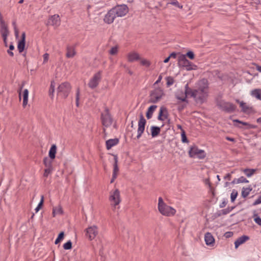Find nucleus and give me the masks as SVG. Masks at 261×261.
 I'll list each match as a JSON object with an SVG mask.
<instances>
[{
  "label": "nucleus",
  "mask_w": 261,
  "mask_h": 261,
  "mask_svg": "<svg viewBox=\"0 0 261 261\" xmlns=\"http://www.w3.org/2000/svg\"><path fill=\"white\" fill-rule=\"evenodd\" d=\"M208 93L207 81L202 80L199 82L198 89L193 90L191 96L194 98L197 103H202L206 100Z\"/></svg>",
  "instance_id": "obj_1"
},
{
  "label": "nucleus",
  "mask_w": 261,
  "mask_h": 261,
  "mask_svg": "<svg viewBox=\"0 0 261 261\" xmlns=\"http://www.w3.org/2000/svg\"><path fill=\"white\" fill-rule=\"evenodd\" d=\"M158 210L161 214L168 217L174 216L176 212L174 208L167 205L161 197L159 198Z\"/></svg>",
  "instance_id": "obj_2"
},
{
  "label": "nucleus",
  "mask_w": 261,
  "mask_h": 261,
  "mask_svg": "<svg viewBox=\"0 0 261 261\" xmlns=\"http://www.w3.org/2000/svg\"><path fill=\"white\" fill-rule=\"evenodd\" d=\"M71 89V86L69 83H62L58 87L57 94L59 96L65 98L68 96Z\"/></svg>",
  "instance_id": "obj_3"
},
{
  "label": "nucleus",
  "mask_w": 261,
  "mask_h": 261,
  "mask_svg": "<svg viewBox=\"0 0 261 261\" xmlns=\"http://www.w3.org/2000/svg\"><path fill=\"white\" fill-rule=\"evenodd\" d=\"M109 200L111 205L116 207L121 202L120 191L116 189L110 192Z\"/></svg>",
  "instance_id": "obj_4"
},
{
  "label": "nucleus",
  "mask_w": 261,
  "mask_h": 261,
  "mask_svg": "<svg viewBox=\"0 0 261 261\" xmlns=\"http://www.w3.org/2000/svg\"><path fill=\"white\" fill-rule=\"evenodd\" d=\"M189 155L191 158H197L199 159H203L206 156V153L203 150L199 149L196 146L190 147Z\"/></svg>",
  "instance_id": "obj_5"
},
{
  "label": "nucleus",
  "mask_w": 261,
  "mask_h": 261,
  "mask_svg": "<svg viewBox=\"0 0 261 261\" xmlns=\"http://www.w3.org/2000/svg\"><path fill=\"white\" fill-rule=\"evenodd\" d=\"M163 95L164 92L161 88L155 89L150 92L149 102L156 103L161 99Z\"/></svg>",
  "instance_id": "obj_6"
},
{
  "label": "nucleus",
  "mask_w": 261,
  "mask_h": 261,
  "mask_svg": "<svg viewBox=\"0 0 261 261\" xmlns=\"http://www.w3.org/2000/svg\"><path fill=\"white\" fill-rule=\"evenodd\" d=\"M217 106L222 110L228 113L234 112L236 109V106L232 103L223 100L219 101L217 102Z\"/></svg>",
  "instance_id": "obj_7"
},
{
  "label": "nucleus",
  "mask_w": 261,
  "mask_h": 261,
  "mask_svg": "<svg viewBox=\"0 0 261 261\" xmlns=\"http://www.w3.org/2000/svg\"><path fill=\"white\" fill-rule=\"evenodd\" d=\"M178 65L179 67H185L187 70L193 69L192 63L187 60L185 55L181 54L178 56Z\"/></svg>",
  "instance_id": "obj_8"
},
{
  "label": "nucleus",
  "mask_w": 261,
  "mask_h": 261,
  "mask_svg": "<svg viewBox=\"0 0 261 261\" xmlns=\"http://www.w3.org/2000/svg\"><path fill=\"white\" fill-rule=\"evenodd\" d=\"M117 17H123L128 12V8L125 4L117 5L113 8Z\"/></svg>",
  "instance_id": "obj_9"
},
{
  "label": "nucleus",
  "mask_w": 261,
  "mask_h": 261,
  "mask_svg": "<svg viewBox=\"0 0 261 261\" xmlns=\"http://www.w3.org/2000/svg\"><path fill=\"white\" fill-rule=\"evenodd\" d=\"M101 71H99L96 73L90 80L88 86L90 88L94 89L98 86L101 78Z\"/></svg>",
  "instance_id": "obj_10"
},
{
  "label": "nucleus",
  "mask_w": 261,
  "mask_h": 261,
  "mask_svg": "<svg viewBox=\"0 0 261 261\" xmlns=\"http://www.w3.org/2000/svg\"><path fill=\"white\" fill-rule=\"evenodd\" d=\"M146 121L144 118L142 114H141L140 115V119L138 122V128L137 130V138L139 139L142 134L143 133L145 129V125L146 124Z\"/></svg>",
  "instance_id": "obj_11"
},
{
  "label": "nucleus",
  "mask_w": 261,
  "mask_h": 261,
  "mask_svg": "<svg viewBox=\"0 0 261 261\" xmlns=\"http://www.w3.org/2000/svg\"><path fill=\"white\" fill-rule=\"evenodd\" d=\"M101 118L104 127H108L112 125L113 119L108 110L106 111L105 113L101 114Z\"/></svg>",
  "instance_id": "obj_12"
},
{
  "label": "nucleus",
  "mask_w": 261,
  "mask_h": 261,
  "mask_svg": "<svg viewBox=\"0 0 261 261\" xmlns=\"http://www.w3.org/2000/svg\"><path fill=\"white\" fill-rule=\"evenodd\" d=\"M114 10V9L112 8L107 12L103 19L105 22L108 24H111L114 22L115 19L117 17Z\"/></svg>",
  "instance_id": "obj_13"
},
{
  "label": "nucleus",
  "mask_w": 261,
  "mask_h": 261,
  "mask_svg": "<svg viewBox=\"0 0 261 261\" xmlns=\"http://www.w3.org/2000/svg\"><path fill=\"white\" fill-rule=\"evenodd\" d=\"M98 234V229L96 226H90L86 229V236L91 240L94 239Z\"/></svg>",
  "instance_id": "obj_14"
},
{
  "label": "nucleus",
  "mask_w": 261,
  "mask_h": 261,
  "mask_svg": "<svg viewBox=\"0 0 261 261\" xmlns=\"http://www.w3.org/2000/svg\"><path fill=\"white\" fill-rule=\"evenodd\" d=\"M48 24L55 27H58L60 24L59 16L58 15L51 16L48 19Z\"/></svg>",
  "instance_id": "obj_15"
},
{
  "label": "nucleus",
  "mask_w": 261,
  "mask_h": 261,
  "mask_svg": "<svg viewBox=\"0 0 261 261\" xmlns=\"http://www.w3.org/2000/svg\"><path fill=\"white\" fill-rule=\"evenodd\" d=\"M25 43V33L23 32L21 35V39L19 41L17 48L19 53H22L24 49Z\"/></svg>",
  "instance_id": "obj_16"
},
{
  "label": "nucleus",
  "mask_w": 261,
  "mask_h": 261,
  "mask_svg": "<svg viewBox=\"0 0 261 261\" xmlns=\"http://www.w3.org/2000/svg\"><path fill=\"white\" fill-rule=\"evenodd\" d=\"M204 240L207 245L213 246L215 243V239L212 234L210 232L205 234Z\"/></svg>",
  "instance_id": "obj_17"
},
{
  "label": "nucleus",
  "mask_w": 261,
  "mask_h": 261,
  "mask_svg": "<svg viewBox=\"0 0 261 261\" xmlns=\"http://www.w3.org/2000/svg\"><path fill=\"white\" fill-rule=\"evenodd\" d=\"M140 59V55L136 52H130L127 55V60L130 62L139 60Z\"/></svg>",
  "instance_id": "obj_18"
},
{
  "label": "nucleus",
  "mask_w": 261,
  "mask_h": 261,
  "mask_svg": "<svg viewBox=\"0 0 261 261\" xmlns=\"http://www.w3.org/2000/svg\"><path fill=\"white\" fill-rule=\"evenodd\" d=\"M249 239V238L246 236H243L241 237H239L237 239V240L234 242L235 248H237L238 247L244 243L246 241H248Z\"/></svg>",
  "instance_id": "obj_19"
},
{
  "label": "nucleus",
  "mask_w": 261,
  "mask_h": 261,
  "mask_svg": "<svg viewBox=\"0 0 261 261\" xmlns=\"http://www.w3.org/2000/svg\"><path fill=\"white\" fill-rule=\"evenodd\" d=\"M236 102L239 103L240 107L242 108V111L243 112L248 113L251 110V108L243 101H241L239 99H237Z\"/></svg>",
  "instance_id": "obj_20"
},
{
  "label": "nucleus",
  "mask_w": 261,
  "mask_h": 261,
  "mask_svg": "<svg viewBox=\"0 0 261 261\" xmlns=\"http://www.w3.org/2000/svg\"><path fill=\"white\" fill-rule=\"evenodd\" d=\"M76 54L75 48L71 46H67L66 47V56L68 58H73Z\"/></svg>",
  "instance_id": "obj_21"
},
{
  "label": "nucleus",
  "mask_w": 261,
  "mask_h": 261,
  "mask_svg": "<svg viewBox=\"0 0 261 261\" xmlns=\"http://www.w3.org/2000/svg\"><path fill=\"white\" fill-rule=\"evenodd\" d=\"M186 93L182 90H178L176 93V97L177 99L181 101H185L187 97Z\"/></svg>",
  "instance_id": "obj_22"
},
{
  "label": "nucleus",
  "mask_w": 261,
  "mask_h": 261,
  "mask_svg": "<svg viewBox=\"0 0 261 261\" xmlns=\"http://www.w3.org/2000/svg\"><path fill=\"white\" fill-rule=\"evenodd\" d=\"M119 142L118 139H109L106 141V147L107 149H110L112 147L117 145Z\"/></svg>",
  "instance_id": "obj_23"
},
{
  "label": "nucleus",
  "mask_w": 261,
  "mask_h": 261,
  "mask_svg": "<svg viewBox=\"0 0 261 261\" xmlns=\"http://www.w3.org/2000/svg\"><path fill=\"white\" fill-rule=\"evenodd\" d=\"M251 95L256 99L261 100V89H255L251 91Z\"/></svg>",
  "instance_id": "obj_24"
},
{
  "label": "nucleus",
  "mask_w": 261,
  "mask_h": 261,
  "mask_svg": "<svg viewBox=\"0 0 261 261\" xmlns=\"http://www.w3.org/2000/svg\"><path fill=\"white\" fill-rule=\"evenodd\" d=\"M241 171L243 172L248 177H250L255 173L256 169L246 168L242 169Z\"/></svg>",
  "instance_id": "obj_25"
},
{
  "label": "nucleus",
  "mask_w": 261,
  "mask_h": 261,
  "mask_svg": "<svg viewBox=\"0 0 261 261\" xmlns=\"http://www.w3.org/2000/svg\"><path fill=\"white\" fill-rule=\"evenodd\" d=\"M57 146L55 144H53L49 149L48 154L51 160H53L55 158Z\"/></svg>",
  "instance_id": "obj_26"
},
{
  "label": "nucleus",
  "mask_w": 261,
  "mask_h": 261,
  "mask_svg": "<svg viewBox=\"0 0 261 261\" xmlns=\"http://www.w3.org/2000/svg\"><path fill=\"white\" fill-rule=\"evenodd\" d=\"M150 131L152 137H155L160 134L161 129L159 127L151 126L150 127Z\"/></svg>",
  "instance_id": "obj_27"
},
{
  "label": "nucleus",
  "mask_w": 261,
  "mask_h": 261,
  "mask_svg": "<svg viewBox=\"0 0 261 261\" xmlns=\"http://www.w3.org/2000/svg\"><path fill=\"white\" fill-rule=\"evenodd\" d=\"M2 35L3 40H6L9 34L8 30L4 23L2 22Z\"/></svg>",
  "instance_id": "obj_28"
},
{
  "label": "nucleus",
  "mask_w": 261,
  "mask_h": 261,
  "mask_svg": "<svg viewBox=\"0 0 261 261\" xmlns=\"http://www.w3.org/2000/svg\"><path fill=\"white\" fill-rule=\"evenodd\" d=\"M157 106L155 105L151 106L147 110L146 112V117L148 119H150L152 117V114Z\"/></svg>",
  "instance_id": "obj_29"
},
{
  "label": "nucleus",
  "mask_w": 261,
  "mask_h": 261,
  "mask_svg": "<svg viewBox=\"0 0 261 261\" xmlns=\"http://www.w3.org/2000/svg\"><path fill=\"white\" fill-rule=\"evenodd\" d=\"M162 117H164L165 118H166L167 116V110L166 108L164 107H161L160 108V112L158 116V119L160 120H163V119L162 118Z\"/></svg>",
  "instance_id": "obj_30"
},
{
  "label": "nucleus",
  "mask_w": 261,
  "mask_h": 261,
  "mask_svg": "<svg viewBox=\"0 0 261 261\" xmlns=\"http://www.w3.org/2000/svg\"><path fill=\"white\" fill-rule=\"evenodd\" d=\"M28 96H29V91L28 89H24L23 93V103L22 106L24 108L28 104Z\"/></svg>",
  "instance_id": "obj_31"
},
{
  "label": "nucleus",
  "mask_w": 261,
  "mask_h": 261,
  "mask_svg": "<svg viewBox=\"0 0 261 261\" xmlns=\"http://www.w3.org/2000/svg\"><path fill=\"white\" fill-rule=\"evenodd\" d=\"M63 213L62 208L61 205H58L53 208V215L55 217L57 215H61Z\"/></svg>",
  "instance_id": "obj_32"
},
{
  "label": "nucleus",
  "mask_w": 261,
  "mask_h": 261,
  "mask_svg": "<svg viewBox=\"0 0 261 261\" xmlns=\"http://www.w3.org/2000/svg\"><path fill=\"white\" fill-rule=\"evenodd\" d=\"M43 164L46 168H53L52 161L47 157L44 158Z\"/></svg>",
  "instance_id": "obj_33"
},
{
  "label": "nucleus",
  "mask_w": 261,
  "mask_h": 261,
  "mask_svg": "<svg viewBox=\"0 0 261 261\" xmlns=\"http://www.w3.org/2000/svg\"><path fill=\"white\" fill-rule=\"evenodd\" d=\"M252 189L250 188H243L242 191V196L244 198L246 197L249 194Z\"/></svg>",
  "instance_id": "obj_34"
},
{
  "label": "nucleus",
  "mask_w": 261,
  "mask_h": 261,
  "mask_svg": "<svg viewBox=\"0 0 261 261\" xmlns=\"http://www.w3.org/2000/svg\"><path fill=\"white\" fill-rule=\"evenodd\" d=\"M114 164L113 165V167H114V169H113V172H115V173H118L119 172V168H118V158L117 156V155H114Z\"/></svg>",
  "instance_id": "obj_35"
},
{
  "label": "nucleus",
  "mask_w": 261,
  "mask_h": 261,
  "mask_svg": "<svg viewBox=\"0 0 261 261\" xmlns=\"http://www.w3.org/2000/svg\"><path fill=\"white\" fill-rule=\"evenodd\" d=\"M140 60L141 64L143 66L146 67H149V66L151 64L150 62L147 59L140 58Z\"/></svg>",
  "instance_id": "obj_36"
},
{
  "label": "nucleus",
  "mask_w": 261,
  "mask_h": 261,
  "mask_svg": "<svg viewBox=\"0 0 261 261\" xmlns=\"http://www.w3.org/2000/svg\"><path fill=\"white\" fill-rule=\"evenodd\" d=\"M233 121L240 123L241 124H242L244 125L247 126L248 128H254L255 127L253 125L250 124L248 123H247V122H243V121H240V120H239L238 119L234 120Z\"/></svg>",
  "instance_id": "obj_37"
},
{
  "label": "nucleus",
  "mask_w": 261,
  "mask_h": 261,
  "mask_svg": "<svg viewBox=\"0 0 261 261\" xmlns=\"http://www.w3.org/2000/svg\"><path fill=\"white\" fill-rule=\"evenodd\" d=\"M233 121L240 123L241 124H242L244 125L247 126L248 128H254L255 127L253 125L250 124L248 123H247V122H243V121H240V120H239L238 119L234 120Z\"/></svg>",
  "instance_id": "obj_38"
},
{
  "label": "nucleus",
  "mask_w": 261,
  "mask_h": 261,
  "mask_svg": "<svg viewBox=\"0 0 261 261\" xmlns=\"http://www.w3.org/2000/svg\"><path fill=\"white\" fill-rule=\"evenodd\" d=\"M64 232L63 231L62 232H61L58 238L56 239V241H55V244H59L64 238Z\"/></svg>",
  "instance_id": "obj_39"
},
{
  "label": "nucleus",
  "mask_w": 261,
  "mask_h": 261,
  "mask_svg": "<svg viewBox=\"0 0 261 261\" xmlns=\"http://www.w3.org/2000/svg\"><path fill=\"white\" fill-rule=\"evenodd\" d=\"M43 202H44V196L43 195H42L41 196L40 201L39 203L38 206L36 207V208L35 210L36 213H37L40 210V208H41V207L43 205Z\"/></svg>",
  "instance_id": "obj_40"
},
{
  "label": "nucleus",
  "mask_w": 261,
  "mask_h": 261,
  "mask_svg": "<svg viewBox=\"0 0 261 261\" xmlns=\"http://www.w3.org/2000/svg\"><path fill=\"white\" fill-rule=\"evenodd\" d=\"M167 81V85L168 87H169L172 85L174 82V80L173 78L171 76H168L166 78Z\"/></svg>",
  "instance_id": "obj_41"
},
{
  "label": "nucleus",
  "mask_w": 261,
  "mask_h": 261,
  "mask_svg": "<svg viewBox=\"0 0 261 261\" xmlns=\"http://www.w3.org/2000/svg\"><path fill=\"white\" fill-rule=\"evenodd\" d=\"M55 82L54 81H53L51 82L50 89L49 90V93L50 95H52V96L54 95V93L55 92Z\"/></svg>",
  "instance_id": "obj_42"
},
{
  "label": "nucleus",
  "mask_w": 261,
  "mask_h": 261,
  "mask_svg": "<svg viewBox=\"0 0 261 261\" xmlns=\"http://www.w3.org/2000/svg\"><path fill=\"white\" fill-rule=\"evenodd\" d=\"M184 92L186 93L187 95H189L191 96L192 92H193V90H192L191 88L189 87V85L188 84H187L185 87V91Z\"/></svg>",
  "instance_id": "obj_43"
},
{
  "label": "nucleus",
  "mask_w": 261,
  "mask_h": 261,
  "mask_svg": "<svg viewBox=\"0 0 261 261\" xmlns=\"http://www.w3.org/2000/svg\"><path fill=\"white\" fill-rule=\"evenodd\" d=\"M237 196L238 192L235 190H233L230 195L231 201L233 202L236 199Z\"/></svg>",
  "instance_id": "obj_44"
},
{
  "label": "nucleus",
  "mask_w": 261,
  "mask_h": 261,
  "mask_svg": "<svg viewBox=\"0 0 261 261\" xmlns=\"http://www.w3.org/2000/svg\"><path fill=\"white\" fill-rule=\"evenodd\" d=\"M63 248L65 250H69L72 248V243L70 240L67 242L63 245Z\"/></svg>",
  "instance_id": "obj_45"
},
{
  "label": "nucleus",
  "mask_w": 261,
  "mask_h": 261,
  "mask_svg": "<svg viewBox=\"0 0 261 261\" xmlns=\"http://www.w3.org/2000/svg\"><path fill=\"white\" fill-rule=\"evenodd\" d=\"M233 209V207H227L226 208L223 209L221 211V214L222 215H226L229 213Z\"/></svg>",
  "instance_id": "obj_46"
},
{
  "label": "nucleus",
  "mask_w": 261,
  "mask_h": 261,
  "mask_svg": "<svg viewBox=\"0 0 261 261\" xmlns=\"http://www.w3.org/2000/svg\"><path fill=\"white\" fill-rule=\"evenodd\" d=\"M168 4L175 6L180 9H182L183 7L182 6L180 5L176 0H172L171 2L168 3Z\"/></svg>",
  "instance_id": "obj_47"
},
{
  "label": "nucleus",
  "mask_w": 261,
  "mask_h": 261,
  "mask_svg": "<svg viewBox=\"0 0 261 261\" xmlns=\"http://www.w3.org/2000/svg\"><path fill=\"white\" fill-rule=\"evenodd\" d=\"M238 180V183L241 184V183H248L249 180H247L246 178H245L244 176H241L239 178H237Z\"/></svg>",
  "instance_id": "obj_48"
},
{
  "label": "nucleus",
  "mask_w": 261,
  "mask_h": 261,
  "mask_svg": "<svg viewBox=\"0 0 261 261\" xmlns=\"http://www.w3.org/2000/svg\"><path fill=\"white\" fill-rule=\"evenodd\" d=\"M53 170V168H46L44 170V176L47 177L49 174H50L52 171Z\"/></svg>",
  "instance_id": "obj_49"
},
{
  "label": "nucleus",
  "mask_w": 261,
  "mask_h": 261,
  "mask_svg": "<svg viewBox=\"0 0 261 261\" xmlns=\"http://www.w3.org/2000/svg\"><path fill=\"white\" fill-rule=\"evenodd\" d=\"M181 136L182 142H188V139L187 138L186 133L184 130H182Z\"/></svg>",
  "instance_id": "obj_50"
},
{
  "label": "nucleus",
  "mask_w": 261,
  "mask_h": 261,
  "mask_svg": "<svg viewBox=\"0 0 261 261\" xmlns=\"http://www.w3.org/2000/svg\"><path fill=\"white\" fill-rule=\"evenodd\" d=\"M254 220L255 222V223L258 224L259 226H261V218L257 216V215H255L254 216Z\"/></svg>",
  "instance_id": "obj_51"
},
{
  "label": "nucleus",
  "mask_w": 261,
  "mask_h": 261,
  "mask_svg": "<svg viewBox=\"0 0 261 261\" xmlns=\"http://www.w3.org/2000/svg\"><path fill=\"white\" fill-rule=\"evenodd\" d=\"M117 52L118 48L117 46L113 47L109 51L110 54L112 55L116 54Z\"/></svg>",
  "instance_id": "obj_52"
},
{
  "label": "nucleus",
  "mask_w": 261,
  "mask_h": 261,
  "mask_svg": "<svg viewBox=\"0 0 261 261\" xmlns=\"http://www.w3.org/2000/svg\"><path fill=\"white\" fill-rule=\"evenodd\" d=\"M79 99H80V89L77 88L76 93V105L77 107L79 106Z\"/></svg>",
  "instance_id": "obj_53"
},
{
  "label": "nucleus",
  "mask_w": 261,
  "mask_h": 261,
  "mask_svg": "<svg viewBox=\"0 0 261 261\" xmlns=\"http://www.w3.org/2000/svg\"><path fill=\"white\" fill-rule=\"evenodd\" d=\"M186 56H187V57H188L190 59H193L194 58V53H193L192 51H188V52L187 53V54H186Z\"/></svg>",
  "instance_id": "obj_54"
},
{
  "label": "nucleus",
  "mask_w": 261,
  "mask_h": 261,
  "mask_svg": "<svg viewBox=\"0 0 261 261\" xmlns=\"http://www.w3.org/2000/svg\"><path fill=\"white\" fill-rule=\"evenodd\" d=\"M49 58V55L47 53L43 55V63L46 62Z\"/></svg>",
  "instance_id": "obj_55"
},
{
  "label": "nucleus",
  "mask_w": 261,
  "mask_h": 261,
  "mask_svg": "<svg viewBox=\"0 0 261 261\" xmlns=\"http://www.w3.org/2000/svg\"><path fill=\"white\" fill-rule=\"evenodd\" d=\"M14 33L15 37L17 38L19 35V31L18 29L17 28L16 26L15 25L14 26Z\"/></svg>",
  "instance_id": "obj_56"
},
{
  "label": "nucleus",
  "mask_w": 261,
  "mask_h": 261,
  "mask_svg": "<svg viewBox=\"0 0 261 261\" xmlns=\"http://www.w3.org/2000/svg\"><path fill=\"white\" fill-rule=\"evenodd\" d=\"M261 203V196H260L253 203L254 205H257Z\"/></svg>",
  "instance_id": "obj_57"
},
{
  "label": "nucleus",
  "mask_w": 261,
  "mask_h": 261,
  "mask_svg": "<svg viewBox=\"0 0 261 261\" xmlns=\"http://www.w3.org/2000/svg\"><path fill=\"white\" fill-rule=\"evenodd\" d=\"M231 178V173H227L224 177V178L226 180H230Z\"/></svg>",
  "instance_id": "obj_58"
},
{
  "label": "nucleus",
  "mask_w": 261,
  "mask_h": 261,
  "mask_svg": "<svg viewBox=\"0 0 261 261\" xmlns=\"http://www.w3.org/2000/svg\"><path fill=\"white\" fill-rule=\"evenodd\" d=\"M162 76L161 75H160L158 77V80L154 83V85L157 84L159 83H160L161 82V81L162 80Z\"/></svg>",
  "instance_id": "obj_59"
},
{
  "label": "nucleus",
  "mask_w": 261,
  "mask_h": 261,
  "mask_svg": "<svg viewBox=\"0 0 261 261\" xmlns=\"http://www.w3.org/2000/svg\"><path fill=\"white\" fill-rule=\"evenodd\" d=\"M176 54L175 53H172L169 56L170 58L175 59V58H176Z\"/></svg>",
  "instance_id": "obj_60"
},
{
  "label": "nucleus",
  "mask_w": 261,
  "mask_h": 261,
  "mask_svg": "<svg viewBox=\"0 0 261 261\" xmlns=\"http://www.w3.org/2000/svg\"><path fill=\"white\" fill-rule=\"evenodd\" d=\"M232 233L231 232H227L226 233H225V235L226 237L228 238L230 237L232 235Z\"/></svg>",
  "instance_id": "obj_61"
},
{
  "label": "nucleus",
  "mask_w": 261,
  "mask_h": 261,
  "mask_svg": "<svg viewBox=\"0 0 261 261\" xmlns=\"http://www.w3.org/2000/svg\"><path fill=\"white\" fill-rule=\"evenodd\" d=\"M226 204V203L225 201H223L220 204V207L221 208L224 207Z\"/></svg>",
  "instance_id": "obj_62"
},
{
  "label": "nucleus",
  "mask_w": 261,
  "mask_h": 261,
  "mask_svg": "<svg viewBox=\"0 0 261 261\" xmlns=\"http://www.w3.org/2000/svg\"><path fill=\"white\" fill-rule=\"evenodd\" d=\"M256 70L257 71H258L259 72H261V66L256 65Z\"/></svg>",
  "instance_id": "obj_63"
},
{
  "label": "nucleus",
  "mask_w": 261,
  "mask_h": 261,
  "mask_svg": "<svg viewBox=\"0 0 261 261\" xmlns=\"http://www.w3.org/2000/svg\"><path fill=\"white\" fill-rule=\"evenodd\" d=\"M7 53L11 57H13L14 56L13 53L11 50H10V49L8 50Z\"/></svg>",
  "instance_id": "obj_64"
}]
</instances>
